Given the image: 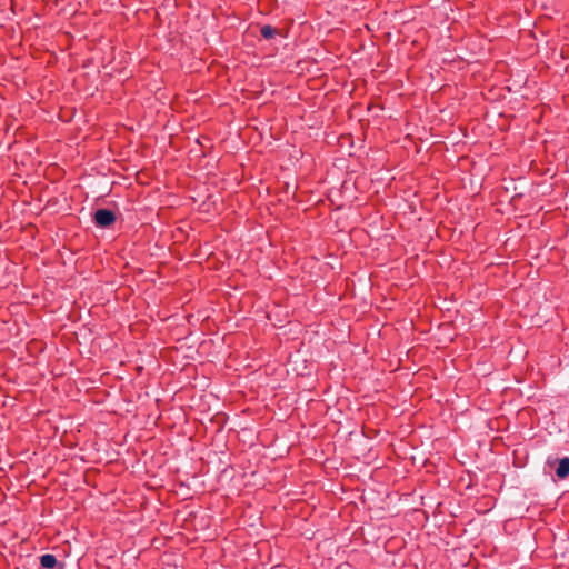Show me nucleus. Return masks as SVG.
Returning <instances> with one entry per match:
<instances>
[{"label": "nucleus", "instance_id": "nucleus-1", "mask_svg": "<svg viewBox=\"0 0 569 569\" xmlns=\"http://www.w3.org/2000/svg\"><path fill=\"white\" fill-rule=\"evenodd\" d=\"M93 220L97 227L108 228L116 221V214L109 209H98Z\"/></svg>", "mask_w": 569, "mask_h": 569}, {"label": "nucleus", "instance_id": "nucleus-2", "mask_svg": "<svg viewBox=\"0 0 569 569\" xmlns=\"http://www.w3.org/2000/svg\"><path fill=\"white\" fill-rule=\"evenodd\" d=\"M556 475L559 479H565L569 476V458L563 457L558 460V467L556 469Z\"/></svg>", "mask_w": 569, "mask_h": 569}, {"label": "nucleus", "instance_id": "nucleus-3", "mask_svg": "<svg viewBox=\"0 0 569 569\" xmlns=\"http://www.w3.org/2000/svg\"><path fill=\"white\" fill-rule=\"evenodd\" d=\"M58 563L56 556L46 553L40 557V565L46 569H53Z\"/></svg>", "mask_w": 569, "mask_h": 569}, {"label": "nucleus", "instance_id": "nucleus-4", "mask_svg": "<svg viewBox=\"0 0 569 569\" xmlns=\"http://www.w3.org/2000/svg\"><path fill=\"white\" fill-rule=\"evenodd\" d=\"M260 33H261L263 39L270 40V39H272L276 36L277 31L270 24H266V26L261 27Z\"/></svg>", "mask_w": 569, "mask_h": 569}]
</instances>
